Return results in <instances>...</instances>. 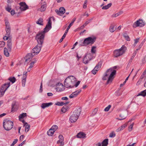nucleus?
Instances as JSON below:
<instances>
[{
  "label": "nucleus",
  "mask_w": 146,
  "mask_h": 146,
  "mask_svg": "<svg viewBox=\"0 0 146 146\" xmlns=\"http://www.w3.org/2000/svg\"><path fill=\"white\" fill-rule=\"evenodd\" d=\"M51 27V23L49 20L44 29V31L39 32L38 34H37V42L38 43L37 45V54L40 52L42 46L45 33L48 32Z\"/></svg>",
  "instance_id": "f257e3e1"
},
{
  "label": "nucleus",
  "mask_w": 146,
  "mask_h": 146,
  "mask_svg": "<svg viewBox=\"0 0 146 146\" xmlns=\"http://www.w3.org/2000/svg\"><path fill=\"white\" fill-rule=\"evenodd\" d=\"M76 78L73 76H70L65 79L64 84L65 86L67 88H71L74 86L77 87L80 84V82L78 81L76 82Z\"/></svg>",
  "instance_id": "f03ea898"
},
{
  "label": "nucleus",
  "mask_w": 146,
  "mask_h": 146,
  "mask_svg": "<svg viewBox=\"0 0 146 146\" xmlns=\"http://www.w3.org/2000/svg\"><path fill=\"white\" fill-rule=\"evenodd\" d=\"M116 71L113 70L112 68H110L108 69L105 74L103 77L102 79L103 80H106L108 78L107 82V84H108L112 82L113 79L114 78L113 76L115 74Z\"/></svg>",
  "instance_id": "7ed1b4c3"
},
{
  "label": "nucleus",
  "mask_w": 146,
  "mask_h": 146,
  "mask_svg": "<svg viewBox=\"0 0 146 146\" xmlns=\"http://www.w3.org/2000/svg\"><path fill=\"white\" fill-rule=\"evenodd\" d=\"M81 112V109L79 108L75 110L71 115L69 119L71 123L76 122L78 119Z\"/></svg>",
  "instance_id": "20e7f679"
},
{
  "label": "nucleus",
  "mask_w": 146,
  "mask_h": 146,
  "mask_svg": "<svg viewBox=\"0 0 146 146\" xmlns=\"http://www.w3.org/2000/svg\"><path fill=\"white\" fill-rule=\"evenodd\" d=\"M36 54V46L33 49L31 53H29L25 57V63H28L31 60L33 57Z\"/></svg>",
  "instance_id": "39448f33"
},
{
  "label": "nucleus",
  "mask_w": 146,
  "mask_h": 146,
  "mask_svg": "<svg viewBox=\"0 0 146 146\" xmlns=\"http://www.w3.org/2000/svg\"><path fill=\"white\" fill-rule=\"evenodd\" d=\"M13 122L10 120L6 119L4 120L3 122V126L5 130H10L13 128Z\"/></svg>",
  "instance_id": "423d86ee"
},
{
  "label": "nucleus",
  "mask_w": 146,
  "mask_h": 146,
  "mask_svg": "<svg viewBox=\"0 0 146 146\" xmlns=\"http://www.w3.org/2000/svg\"><path fill=\"white\" fill-rule=\"evenodd\" d=\"M127 49V48L124 45H123L119 49L116 50L114 51V56L115 57L120 56L123 54Z\"/></svg>",
  "instance_id": "0eeeda50"
},
{
  "label": "nucleus",
  "mask_w": 146,
  "mask_h": 146,
  "mask_svg": "<svg viewBox=\"0 0 146 146\" xmlns=\"http://www.w3.org/2000/svg\"><path fill=\"white\" fill-rule=\"evenodd\" d=\"M96 37H89L86 38L84 40V44L86 46L90 45H92L96 41Z\"/></svg>",
  "instance_id": "6e6552de"
},
{
  "label": "nucleus",
  "mask_w": 146,
  "mask_h": 146,
  "mask_svg": "<svg viewBox=\"0 0 146 146\" xmlns=\"http://www.w3.org/2000/svg\"><path fill=\"white\" fill-rule=\"evenodd\" d=\"M56 87L55 89L58 92H61L65 90L64 87L61 83H58L56 84Z\"/></svg>",
  "instance_id": "1a4fd4ad"
},
{
  "label": "nucleus",
  "mask_w": 146,
  "mask_h": 146,
  "mask_svg": "<svg viewBox=\"0 0 146 146\" xmlns=\"http://www.w3.org/2000/svg\"><path fill=\"white\" fill-rule=\"evenodd\" d=\"M144 23L143 20L139 19L133 23V27L134 28H136L137 27H142L145 25Z\"/></svg>",
  "instance_id": "9d476101"
},
{
  "label": "nucleus",
  "mask_w": 146,
  "mask_h": 146,
  "mask_svg": "<svg viewBox=\"0 0 146 146\" xmlns=\"http://www.w3.org/2000/svg\"><path fill=\"white\" fill-rule=\"evenodd\" d=\"M58 128V126L54 125L52 126L51 128L47 131V134L49 136H52L54 133V132Z\"/></svg>",
  "instance_id": "9b49d317"
},
{
  "label": "nucleus",
  "mask_w": 146,
  "mask_h": 146,
  "mask_svg": "<svg viewBox=\"0 0 146 146\" xmlns=\"http://www.w3.org/2000/svg\"><path fill=\"white\" fill-rule=\"evenodd\" d=\"M93 58L92 55L91 54H86L84 56L83 60V62L86 64L88 63V62L91 60Z\"/></svg>",
  "instance_id": "f8f14e48"
},
{
  "label": "nucleus",
  "mask_w": 146,
  "mask_h": 146,
  "mask_svg": "<svg viewBox=\"0 0 146 146\" xmlns=\"http://www.w3.org/2000/svg\"><path fill=\"white\" fill-rule=\"evenodd\" d=\"M55 12L57 14L60 16H62L65 12V9L63 7H61L60 8L59 10L56 9Z\"/></svg>",
  "instance_id": "ddd939ff"
},
{
  "label": "nucleus",
  "mask_w": 146,
  "mask_h": 146,
  "mask_svg": "<svg viewBox=\"0 0 146 146\" xmlns=\"http://www.w3.org/2000/svg\"><path fill=\"white\" fill-rule=\"evenodd\" d=\"M20 8L22 11H24L29 8L28 6L25 2H21L19 3Z\"/></svg>",
  "instance_id": "4468645a"
},
{
  "label": "nucleus",
  "mask_w": 146,
  "mask_h": 146,
  "mask_svg": "<svg viewBox=\"0 0 146 146\" xmlns=\"http://www.w3.org/2000/svg\"><path fill=\"white\" fill-rule=\"evenodd\" d=\"M58 138L59 140H58L57 141V144H58L60 143V146H63L64 145V138L63 137L62 135H60L58 136Z\"/></svg>",
  "instance_id": "2eb2a0df"
},
{
  "label": "nucleus",
  "mask_w": 146,
  "mask_h": 146,
  "mask_svg": "<svg viewBox=\"0 0 146 146\" xmlns=\"http://www.w3.org/2000/svg\"><path fill=\"white\" fill-rule=\"evenodd\" d=\"M27 72H25L23 73V78L22 80V86L24 87L25 86L26 78L27 77Z\"/></svg>",
  "instance_id": "dca6fc26"
},
{
  "label": "nucleus",
  "mask_w": 146,
  "mask_h": 146,
  "mask_svg": "<svg viewBox=\"0 0 146 146\" xmlns=\"http://www.w3.org/2000/svg\"><path fill=\"white\" fill-rule=\"evenodd\" d=\"M10 86V82H7V83L4 84L0 88L1 89H2L3 90H4L5 91L7 90V88Z\"/></svg>",
  "instance_id": "f3484780"
},
{
  "label": "nucleus",
  "mask_w": 146,
  "mask_h": 146,
  "mask_svg": "<svg viewBox=\"0 0 146 146\" xmlns=\"http://www.w3.org/2000/svg\"><path fill=\"white\" fill-rule=\"evenodd\" d=\"M52 102L48 103H43L41 104V107L42 109H44L45 108L48 107L52 105Z\"/></svg>",
  "instance_id": "a211bd4d"
},
{
  "label": "nucleus",
  "mask_w": 146,
  "mask_h": 146,
  "mask_svg": "<svg viewBox=\"0 0 146 146\" xmlns=\"http://www.w3.org/2000/svg\"><path fill=\"white\" fill-rule=\"evenodd\" d=\"M76 19V18H74L73 19L72 21V22L70 23L68 27L67 28L64 34L66 35L67 33H68L69 29L70 28V27L73 24L74 22L75 21V20Z\"/></svg>",
  "instance_id": "6ab92c4d"
},
{
  "label": "nucleus",
  "mask_w": 146,
  "mask_h": 146,
  "mask_svg": "<svg viewBox=\"0 0 146 146\" xmlns=\"http://www.w3.org/2000/svg\"><path fill=\"white\" fill-rule=\"evenodd\" d=\"M4 21L6 26L5 28H11L8 18L7 17H5L4 19Z\"/></svg>",
  "instance_id": "aec40b11"
},
{
  "label": "nucleus",
  "mask_w": 146,
  "mask_h": 146,
  "mask_svg": "<svg viewBox=\"0 0 146 146\" xmlns=\"http://www.w3.org/2000/svg\"><path fill=\"white\" fill-rule=\"evenodd\" d=\"M11 51H9V49H8L6 47L4 48V55L6 57H9V52Z\"/></svg>",
  "instance_id": "412c9836"
},
{
  "label": "nucleus",
  "mask_w": 146,
  "mask_h": 146,
  "mask_svg": "<svg viewBox=\"0 0 146 146\" xmlns=\"http://www.w3.org/2000/svg\"><path fill=\"white\" fill-rule=\"evenodd\" d=\"M46 3H44V4L42 5L40 8L38 10L41 12L44 11L46 10Z\"/></svg>",
  "instance_id": "4be33fe9"
},
{
  "label": "nucleus",
  "mask_w": 146,
  "mask_h": 146,
  "mask_svg": "<svg viewBox=\"0 0 146 146\" xmlns=\"http://www.w3.org/2000/svg\"><path fill=\"white\" fill-rule=\"evenodd\" d=\"M86 134L82 132H80L76 135L77 137L79 138H84L85 137Z\"/></svg>",
  "instance_id": "5701e85b"
},
{
  "label": "nucleus",
  "mask_w": 146,
  "mask_h": 146,
  "mask_svg": "<svg viewBox=\"0 0 146 146\" xmlns=\"http://www.w3.org/2000/svg\"><path fill=\"white\" fill-rule=\"evenodd\" d=\"M7 46L9 49V51H11L12 47V43L11 40H9L7 41Z\"/></svg>",
  "instance_id": "b1692460"
},
{
  "label": "nucleus",
  "mask_w": 146,
  "mask_h": 146,
  "mask_svg": "<svg viewBox=\"0 0 146 146\" xmlns=\"http://www.w3.org/2000/svg\"><path fill=\"white\" fill-rule=\"evenodd\" d=\"M114 25H111L109 28V31L111 33L113 32L116 30V28L115 27Z\"/></svg>",
  "instance_id": "393cba45"
},
{
  "label": "nucleus",
  "mask_w": 146,
  "mask_h": 146,
  "mask_svg": "<svg viewBox=\"0 0 146 146\" xmlns=\"http://www.w3.org/2000/svg\"><path fill=\"white\" fill-rule=\"evenodd\" d=\"M108 139H105L102 142V146H107L108 144Z\"/></svg>",
  "instance_id": "a878e982"
},
{
  "label": "nucleus",
  "mask_w": 146,
  "mask_h": 146,
  "mask_svg": "<svg viewBox=\"0 0 146 146\" xmlns=\"http://www.w3.org/2000/svg\"><path fill=\"white\" fill-rule=\"evenodd\" d=\"M69 109V107L66 106H64L61 109V111L62 112L64 113L66 112Z\"/></svg>",
  "instance_id": "bb28decb"
},
{
  "label": "nucleus",
  "mask_w": 146,
  "mask_h": 146,
  "mask_svg": "<svg viewBox=\"0 0 146 146\" xmlns=\"http://www.w3.org/2000/svg\"><path fill=\"white\" fill-rule=\"evenodd\" d=\"M102 64V61H100L97 65L94 68L98 70L101 68Z\"/></svg>",
  "instance_id": "cd10ccee"
},
{
  "label": "nucleus",
  "mask_w": 146,
  "mask_h": 146,
  "mask_svg": "<svg viewBox=\"0 0 146 146\" xmlns=\"http://www.w3.org/2000/svg\"><path fill=\"white\" fill-rule=\"evenodd\" d=\"M146 95V90L141 92L140 93L137 95V96H145Z\"/></svg>",
  "instance_id": "c85d7f7f"
},
{
  "label": "nucleus",
  "mask_w": 146,
  "mask_h": 146,
  "mask_svg": "<svg viewBox=\"0 0 146 146\" xmlns=\"http://www.w3.org/2000/svg\"><path fill=\"white\" fill-rule=\"evenodd\" d=\"M37 24L40 25H43V23L42 19L41 18H40L37 21Z\"/></svg>",
  "instance_id": "c756f323"
},
{
  "label": "nucleus",
  "mask_w": 146,
  "mask_h": 146,
  "mask_svg": "<svg viewBox=\"0 0 146 146\" xmlns=\"http://www.w3.org/2000/svg\"><path fill=\"white\" fill-rule=\"evenodd\" d=\"M112 5V4L111 3H110L108 4L107 5H106L103 6L102 8V9H108L109 8H110Z\"/></svg>",
  "instance_id": "7c9ffc66"
},
{
  "label": "nucleus",
  "mask_w": 146,
  "mask_h": 146,
  "mask_svg": "<svg viewBox=\"0 0 146 146\" xmlns=\"http://www.w3.org/2000/svg\"><path fill=\"white\" fill-rule=\"evenodd\" d=\"M8 80L11 82L12 84H13L16 81V79L15 77H10L8 78Z\"/></svg>",
  "instance_id": "2f4dec72"
},
{
  "label": "nucleus",
  "mask_w": 146,
  "mask_h": 146,
  "mask_svg": "<svg viewBox=\"0 0 146 146\" xmlns=\"http://www.w3.org/2000/svg\"><path fill=\"white\" fill-rule=\"evenodd\" d=\"M119 116L120 117H121L122 118L118 119L119 120H121L123 119H124L126 118V115L124 113H122L120 114Z\"/></svg>",
  "instance_id": "473e14b6"
},
{
  "label": "nucleus",
  "mask_w": 146,
  "mask_h": 146,
  "mask_svg": "<svg viewBox=\"0 0 146 146\" xmlns=\"http://www.w3.org/2000/svg\"><path fill=\"white\" fill-rule=\"evenodd\" d=\"M27 116V113H23L20 114L19 117V119L20 120H21V119Z\"/></svg>",
  "instance_id": "72a5a7b5"
},
{
  "label": "nucleus",
  "mask_w": 146,
  "mask_h": 146,
  "mask_svg": "<svg viewBox=\"0 0 146 146\" xmlns=\"http://www.w3.org/2000/svg\"><path fill=\"white\" fill-rule=\"evenodd\" d=\"M5 31H6V35L10 36L11 33V28H5Z\"/></svg>",
  "instance_id": "f704fd0d"
},
{
  "label": "nucleus",
  "mask_w": 146,
  "mask_h": 146,
  "mask_svg": "<svg viewBox=\"0 0 146 146\" xmlns=\"http://www.w3.org/2000/svg\"><path fill=\"white\" fill-rule=\"evenodd\" d=\"M123 36L127 41H129L130 39L129 36L126 33H124L123 34Z\"/></svg>",
  "instance_id": "c9c22d12"
},
{
  "label": "nucleus",
  "mask_w": 146,
  "mask_h": 146,
  "mask_svg": "<svg viewBox=\"0 0 146 146\" xmlns=\"http://www.w3.org/2000/svg\"><path fill=\"white\" fill-rule=\"evenodd\" d=\"M96 47L95 46H93L92 47L91 52L92 53H95L96 52Z\"/></svg>",
  "instance_id": "e433bc0d"
},
{
  "label": "nucleus",
  "mask_w": 146,
  "mask_h": 146,
  "mask_svg": "<svg viewBox=\"0 0 146 146\" xmlns=\"http://www.w3.org/2000/svg\"><path fill=\"white\" fill-rule=\"evenodd\" d=\"M5 9L7 11L9 12H10L11 9V6L9 5H8L7 6L5 7Z\"/></svg>",
  "instance_id": "4c0bfd02"
},
{
  "label": "nucleus",
  "mask_w": 146,
  "mask_h": 146,
  "mask_svg": "<svg viewBox=\"0 0 146 146\" xmlns=\"http://www.w3.org/2000/svg\"><path fill=\"white\" fill-rule=\"evenodd\" d=\"M5 91L0 88V97L3 96L5 93Z\"/></svg>",
  "instance_id": "58836bf2"
},
{
  "label": "nucleus",
  "mask_w": 146,
  "mask_h": 146,
  "mask_svg": "<svg viewBox=\"0 0 146 146\" xmlns=\"http://www.w3.org/2000/svg\"><path fill=\"white\" fill-rule=\"evenodd\" d=\"M30 125H26L25 126V131L26 132H27L29 130Z\"/></svg>",
  "instance_id": "ea45409f"
},
{
  "label": "nucleus",
  "mask_w": 146,
  "mask_h": 146,
  "mask_svg": "<svg viewBox=\"0 0 146 146\" xmlns=\"http://www.w3.org/2000/svg\"><path fill=\"white\" fill-rule=\"evenodd\" d=\"M115 136V133L113 131L110 133V134L109 137H113Z\"/></svg>",
  "instance_id": "a19ab883"
},
{
  "label": "nucleus",
  "mask_w": 146,
  "mask_h": 146,
  "mask_svg": "<svg viewBox=\"0 0 146 146\" xmlns=\"http://www.w3.org/2000/svg\"><path fill=\"white\" fill-rule=\"evenodd\" d=\"M111 107V105H109L107 107H106L104 109V111H108Z\"/></svg>",
  "instance_id": "79ce46f5"
},
{
  "label": "nucleus",
  "mask_w": 146,
  "mask_h": 146,
  "mask_svg": "<svg viewBox=\"0 0 146 146\" xmlns=\"http://www.w3.org/2000/svg\"><path fill=\"white\" fill-rule=\"evenodd\" d=\"M81 91V89H79L74 92L75 94L76 95V96H77L80 93Z\"/></svg>",
  "instance_id": "37998d69"
},
{
  "label": "nucleus",
  "mask_w": 146,
  "mask_h": 146,
  "mask_svg": "<svg viewBox=\"0 0 146 146\" xmlns=\"http://www.w3.org/2000/svg\"><path fill=\"white\" fill-rule=\"evenodd\" d=\"M76 96H77L75 94H74V92H73L69 96V97L70 98H72L74 97H76Z\"/></svg>",
  "instance_id": "c03bdc74"
},
{
  "label": "nucleus",
  "mask_w": 146,
  "mask_h": 146,
  "mask_svg": "<svg viewBox=\"0 0 146 146\" xmlns=\"http://www.w3.org/2000/svg\"><path fill=\"white\" fill-rule=\"evenodd\" d=\"M98 111V109L97 108L94 109V111L92 112V116L95 115L97 113Z\"/></svg>",
  "instance_id": "a18cd8bd"
},
{
  "label": "nucleus",
  "mask_w": 146,
  "mask_h": 146,
  "mask_svg": "<svg viewBox=\"0 0 146 146\" xmlns=\"http://www.w3.org/2000/svg\"><path fill=\"white\" fill-rule=\"evenodd\" d=\"M79 46H86V45L84 44V41L83 42L82 41H80L79 42Z\"/></svg>",
  "instance_id": "49530a36"
},
{
  "label": "nucleus",
  "mask_w": 146,
  "mask_h": 146,
  "mask_svg": "<svg viewBox=\"0 0 146 146\" xmlns=\"http://www.w3.org/2000/svg\"><path fill=\"white\" fill-rule=\"evenodd\" d=\"M56 105L58 106H62L64 105V103L63 102H58L56 103Z\"/></svg>",
  "instance_id": "de8ad7c7"
},
{
  "label": "nucleus",
  "mask_w": 146,
  "mask_h": 146,
  "mask_svg": "<svg viewBox=\"0 0 146 146\" xmlns=\"http://www.w3.org/2000/svg\"><path fill=\"white\" fill-rule=\"evenodd\" d=\"M133 125H134V123H133L129 126V127H128V128H129V131H131L132 130Z\"/></svg>",
  "instance_id": "09e8293b"
},
{
  "label": "nucleus",
  "mask_w": 146,
  "mask_h": 146,
  "mask_svg": "<svg viewBox=\"0 0 146 146\" xmlns=\"http://www.w3.org/2000/svg\"><path fill=\"white\" fill-rule=\"evenodd\" d=\"M93 19V18H91L88 20V21H86L85 23L84 24L85 26H86L88 24H89L91 21Z\"/></svg>",
  "instance_id": "8fccbe9b"
},
{
  "label": "nucleus",
  "mask_w": 146,
  "mask_h": 146,
  "mask_svg": "<svg viewBox=\"0 0 146 146\" xmlns=\"http://www.w3.org/2000/svg\"><path fill=\"white\" fill-rule=\"evenodd\" d=\"M87 1H88L87 0H85L84 1V2L83 5V8L84 9H86L87 7Z\"/></svg>",
  "instance_id": "3c124183"
},
{
  "label": "nucleus",
  "mask_w": 146,
  "mask_h": 146,
  "mask_svg": "<svg viewBox=\"0 0 146 146\" xmlns=\"http://www.w3.org/2000/svg\"><path fill=\"white\" fill-rule=\"evenodd\" d=\"M5 44V43L4 41H0V47H3Z\"/></svg>",
  "instance_id": "603ef678"
},
{
  "label": "nucleus",
  "mask_w": 146,
  "mask_h": 146,
  "mask_svg": "<svg viewBox=\"0 0 146 146\" xmlns=\"http://www.w3.org/2000/svg\"><path fill=\"white\" fill-rule=\"evenodd\" d=\"M139 39V38H136V39H135V40H134L135 42H134V46H135L136 44L138 42Z\"/></svg>",
  "instance_id": "864d4df0"
},
{
  "label": "nucleus",
  "mask_w": 146,
  "mask_h": 146,
  "mask_svg": "<svg viewBox=\"0 0 146 146\" xmlns=\"http://www.w3.org/2000/svg\"><path fill=\"white\" fill-rule=\"evenodd\" d=\"M66 35L65 34H64H64L63 35L62 38L60 39V40L59 41L60 42H61L62 41V40H63V39L65 37Z\"/></svg>",
  "instance_id": "5fc2aeb1"
},
{
  "label": "nucleus",
  "mask_w": 146,
  "mask_h": 146,
  "mask_svg": "<svg viewBox=\"0 0 146 146\" xmlns=\"http://www.w3.org/2000/svg\"><path fill=\"white\" fill-rule=\"evenodd\" d=\"M98 71V70L94 68V69L92 71V72L94 74H96L97 72Z\"/></svg>",
  "instance_id": "6e6d98bb"
},
{
  "label": "nucleus",
  "mask_w": 146,
  "mask_h": 146,
  "mask_svg": "<svg viewBox=\"0 0 146 146\" xmlns=\"http://www.w3.org/2000/svg\"><path fill=\"white\" fill-rule=\"evenodd\" d=\"M36 61H33V62H31L30 64V66L29 67H30L32 68L33 66L34 63H36Z\"/></svg>",
  "instance_id": "4d7b16f0"
},
{
  "label": "nucleus",
  "mask_w": 146,
  "mask_h": 146,
  "mask_svg": "<svg viewBox=\"0 0 146 146\" xmlns=\"http://www.w3.org/2000/svg\"><path fill=\"white\" fill-rule=\"evenodd\" d=\"M42 92V82L41 83L40 88L39 90V92L41 93Z\"/></svg>",
  "instance_id": "13d9d810"
},
{
  "label": "nucleus",
  "mask_w": 146,
  "mask_h": 146,
  "mask_svg": "<svg viewBox=\"0 0 146 146\" xmlns=\"http://www.w3.org/2000/svg\"><path fill=\"white\" fill-rule=\"evenodd\" d=\"M118 16L117 13L113 14L111 16V17L112 18L116 17H118Z\"/></svg>",
  "instance_id": "bf43d9fd"
},
{
  "label": "nucleus",
  "mask_w": 146,
  "mask_h": 146,
  "mask_svg": "<svg viewBox=\"0 0 146 146\" xmlns=\"http://www.w3.org/2000/svg\"><path fill=\"white\" fill-rule=\"evenodd\" d=\"M142 81L141 79H139L136 83L137 85H139L140 84Z\"/></svg>",
  "instance_id": "052dcab7"
},
{
  "label": "nucleus",
  "mask_w": 146,
  "mask_h": 146,
  "mask_svg": "<svg viewBox=\"0 0 146 146\" xmlns=\"http://www.w3.org/2000/svg\"><path fill=\"white\" fill-rule=\"evenodd\" d=\"M9 37V36H7L6 35V36H4L3 37V39L4 40H8V38Z\"/></svg>",
  "instance_id": "680f3d73"
},
{
  "label": "nucleus",
  "mask_w": 146,
  "mask_h": 146,
  "mask_svg": "<svg viewBox=\"0 0 146 146\" xmlns=\"http://www.w3.org/2000/svg\"><path fill=\"white\" fill-rule=\"evenodd\" d=\"M11 13L12 15H13L15 13V11L13 9L11 11Z\"/></svg>",
  "instance_id": "e2e57ef3"
},
{
  "label": "nucleus",
  "mask_w": 146,
  "mask_h": 146,
  "mask_svg": "<svg viewBox=\"0 0 146 146\" xmlns=\"http://www.w3.org/2000/svg\"><path fill=\"white\" fill-rule=\"evenodd\" d=\"M18 141V139H15L14 140L12 144L14 145Z\"/></svg>",
  "instance_id": "0e129e2a"
},
{
  "label": "nucleus",
  "mask_w": 146,
  "mask_h": 146,
  "mask_svg": "<svg viewBox=\"0 0 146 146\" xmlns=\"http://www.w3.org/2000/svg\"><path fill=\"white\" fill-rule=\"evenodd\" d=\"M136 54V52L135 51V52L133 54V56H132L131 58V60H132L133 58Z\"/></svg>",
  "instance_id": "69168bd1"
},
{
  "label": "nucleus",
  "mask_w": 146,
  "mask_h": 146,
  "mask_svg": "<svg viewBox=\"0 0 146 146\" xmlns=\"http://www.w3.org/2000/svg\"><path fill=\"white\" fill-rule=\"evenodd\" d=\"M61 99L62 100H68V98L67 97H65L62 98Z\"/></svg>",
  "instance_id": "338daca9"
},
{
  "label": "nucleus",
  "mask_w": 146,
  "mask_h": 146,
  "mask_svg": "<svg viewBox=\"0 0 146 146\" xmlns=\"http://www.w3.org/2000/svg\"><path fill=\"white\" fill-rule=\"evenodd\" d=\"M85 25H84V24H83V25H82V26H81V27H80L79 28V29H83L84 27H85Z\"/></svg>",
  "instance_id": "774afa93"
}]
</instances>
